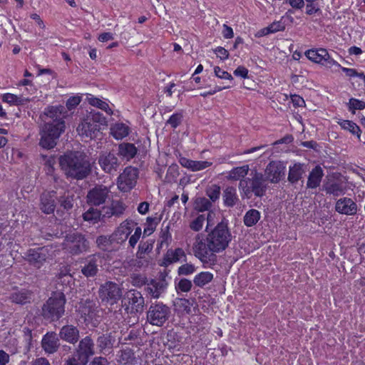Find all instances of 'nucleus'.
Here are the masks:
<instances>
[{
	"label": "nucleus",
	"mask_w": 365,
	"mask_h": 365,
	"mask_svg": "<svg viewBox=\"0 0 365 365\" xmlns=\"http://www.w3.org/2000/svg\"><path fill=\"white\" fill-rule=\"evenodd\" d=\"M232 238L227 224L221 222L205 239L200 234L196 235L192 245L193 254L203 264H214L217 262L216 253L225 250Z\"/></svg>",
	"instance_id": "f257e3e1"
},
{
	"label": "nucleus",
	"mask_w": 365,
	"mask_h": 365,
	"mask_svg": "<svg viewBox=\"0 0 365 365\" xmlns=\"http://www.w3.org/2000/svg\"><path fill=\"white\" fill-rule=\"evenodd\" d=\"M59 164L67 177L76 180L86 178L91 168L84 154L80 152H69L59 158Z\"/></svg>",
	"instance_id": "f03ea898"
},
{
	"label": "nucleus",
	"mask_w": 365,
	"mask_h": 365,
	"mask_svg": "<svg viewBox=\"0 0 365 365\" xmlns=\"http://www.w3.org/2000/svg\"><path fill=\"white\" fill-rule=\"evenodd\" d=\"M251 178H247L240 180L239 189L247 197H250L251 193H254L257 197L262 196L267 190V179L264 175L257 171L252 172Z\"/></svg>",
	"instance_id": "7ed1b4c3"
},
{
	"label": "nucleus",
	"mask_w": 365,
	"mask_h": 365,
	"mask_svg": "<svg viewBox=\"0 0 365 365\" xmlns=\"http://www.w3.org/2000/svg\"><path fill=\"white\" fill-rule=\"evenodd\" d=\"M106 123V118L99 112H91L77 128V132L80 135L90 138L97 137L101 129V125Z\"/></svg>",
	"instance_id": "20e7f679"
},
{
	"label": "nucleus",
	"mask_w": 365,
	"mask_h": 365,
	"mask_svg": "<svg viewBox=\"0 0 365 365\" xmlns=\"http://www.w3.org/2000/svg\"><path fill=\"white\" fill-rule=\"evenodd\" d=\"M65 296L63 293H56L51 297L42 308L44 317L51 320L59 319L64 314Z\"/></svg>",
	"instance_id": "39448f33"
},
{
	"label": "nucleus",
	"mask_w": 365,
	"mask_h": 365,
	"mask_svg": "<svg viewBox=\"0 0 365 365\" xmlns=\"http://www.w3.org/2000/svg\"><path fill=\"white\" fill-rule=\"evenodd\" d=\"M65 131L62 125L52 126L49 123H43L40 130L39 145L47 150L53 148L61 135Z\"/></svg>",
	"instance_id": "423d86ee"
},
{
	"label": "nucleus",
	"mask_w": 365,
	"mask_h": 365,
	"mask_svg": "<svg viewBox=\"0 0 365 365\" xmlns=\"http://www.w3.org/2000/svg\"><path fill=\"white\" fill-rule=\"evenodd\" d=\"M54 252L52 245L29 249L25 254V259L31 265L39 269L48 259L55 255Z\"/></svg>",
	"instance_id": "0eeeda50"
},
{
	"label": "nucleus",
	"mask_w": 365,
	"mask_h": 365,
	"mask_svg": "<svg viewBox=\"0 0 365 365\" xmlns=\"http://www.w3.org/2000/svg\"><path fill=\"white\" fill-rule=\"evenodd\" d=\"M62 247L66 252L76 255L88 251L89 245L84 236L73 232L66 236Z\"/></svg>",
	"instance_id": "6e6552de"
},
{
	"label": "nucleus",
	"mask_w": 365,
	"mask_h": 365,
	"mask_svg": "<svg viewBox=\"0 0 365 365\" xmlns=\"http://www.w3.org/2000/svg\"><path fill=\"white\" fill-rule=\"evenodd\" d=\"M170 309L162 302L152 304L147 312V321L152 325L161 327L169 319Z\"/></svg>",
	"instance_id": "1a4fd4ad"
},
{
	"label": "nucleus",
	"mask_w": 365,
	"mask_h": 365,
	"mask_svg": "<svg viewBox=\"0 0 365 365\" xmlns=\"http://www.w3.org/2000/svg\"><path fill=\"white\" fill-rule=\"evenodd\" d=\"M123 294L121 287L116 283L108 281L102 284L98 290V296L103 302L113 305Z\"/></svg>",
	"instance_id": "9d476101"
},
{
	"label": "nucleus",
	"mask_w": 365,
	"mask_h": 365,
	"mask_svg": "<svg viewBox=\"0 0 365 365\" xmlns=\"http://www.w3.org/2000/svg\"><path fill=\"white\" fill-rule=\"evenodd\" d=\"M43 115L46 117L44 123H49L55 127L62 125L63 129L65 130L64 119L68 113L64 106L61 105L48 106L44 109Z\"/></svg>",
	"instance_id": "9b49d317"
},
{
	"label": "nucleus",
	"mask_w": 365,
	"mask_h": 365,
	"mask_svg": "<svg viewBox=\"0 0 365 365\" xmlns=\"http://www.w3.org/2000/svg\"><path fill=\"white\" fill-rule=\"evenodd\" d=\"M95 354V344L90 336H86L79 341L75 349V356L81 365H86L89 358Z\"/></svg>",
	"instance_id": "f8f14e48"
},
{
	"label": "nucleus",
	"mask_w": 365,
	"mask_h": 365,
	"mask_svg": "<svg viewBox=\"0 0 365 365\" xmlns=\"http://www.w3.org/2000/svg\"><path fill=\"white\" fill-rule=\"evenodd\" d=\"M125 309L130 313L142 312L145 306V299L140 292L130 289L127 292L122 301Z\"/></svg>",
	"instance_id": "ddd939ff"
},
{
	"label": "nucleus",
	"mask_w": 365,
	"mask_h": 365,
	"mask_svg": "<svg viewBox=\"0 0 365 365\" xmlns=\"http://www.w3.org/2000/svg\"><path fill=\"white\" fill-rule=\"evenodd\" d=\"M138 176V171L136 168L126 167L118 178V189L123 192L130 191L135 185Z\"/></svg>",
	"instance_id": "4468645a"
},
{
	"label": "nucleus",
	"mask_w": 365,
	"mask_h": 365,
	"mask_svg": "<svg viewBox=\"0 0 365 365\" xmlns=\"http://www.w3.org/2000/svg\"><path fill=\"white\" fill-rule=\"evenodd\" d=\"M286 165L280 160L270 161L264 170V175L272 183H277L285 177Z\"/></svg>",
	"instance_id": "2eb2a0df"
},
{
	"label": "nucleus",
	"mask_w": 365,
	"mask_h": 365,
	"mask_svg": "<svg viewBox=\"0 0 365 365\" xmlns=\"http://www.w3.org/2000/svg\"><path fill=\"white\" fill-rule=\"evenodd\" d=\"M109 190L106 186H96L87 194V202L89 205L98 206L103 204L108 197Z\"/></svg>",
	"instance_id": "dca6fc26"
},
{
	"label": "nucleus",
	"mask_w": 365,
	"mask_h": 365,
	"mask_svg": "<svg viewBox=\"0 0 365 365\" xmlns=\"http://www.w3.org/2000/svg\"><path fill=\"white\" fill-rule=\"evenodd\" d=\"M168 283L165 279H151L145 288L146 292L153 299H158L165 293Z\"/></svg>",
	"instance_id": "f3484780"
},
{
	"label": "nucleus",
	"mask_w": 365,
	"mask_h": 365,
	"mask_svg": "<svg viewBox=\"0 0 365 365\" xmlns=\"http://www.w3.org/2000/svg\"><path fill=\"white\" fill-rule=\"evenodd\" d=\"M356 203L349 197H341L335 204V210L339 214L345 215H354L357 212Z\"/></svg>",
	"instance_id": "a211bd4d"
},
{
	"label": "nucleus",
	"mask_w": 365,
	"mask_h": 365,
	"mask_svg": "<svg viewBox=\"0 0 365 365\" xmlns=\"http://www.w3.org/2000/svg\"><path fill=\"white\" fill-rule=\"evenodd\" d=\"M98 164L108 173L116 172L119 166L117 157L111 153H102L98 158Z\"/></svg>",
	"instance_id": "6ab92c4d"
},
{
	"label": "nucleus",
	"mask_w": 365,
	"mask_h": 365,
	"mask_svg": "<svg viewBox=\"0 0 365 365\" xmlns=\"http://www.w3.org/2000/svg\"><path fill=\"white\" fill-rule=\"evenodd\" d=\"M56 192L55 191L43 192L40 197V209L45 214H51L56 208Z\"/></svg>",
	"instance_id": "aec40b11"
},
{
	"label": "nucleus",
	"mask_w": 365,
	"mask_h": 365,
	"mask_svg": "<svg viewBox=\"0 0 365 365\" xmlns=\"http://www.w3.org/2000/svg\"><path fill=\"white\" fill-rule=\"evenodd\" d=\"M59 346V339L55 332H47L43 335L41 340V347L46 354H51L56 353Z\"/></svg>",
	"instance_id": "412c9836"
},
{
	"label": "nucleus",
	"mask_w": 365,
	"mask_h": 365,
	"mask_svg": "<svg viewBox=\"0 0 365 365\" xmlns=\"http://www.w3.org/2000/svg\"><path fill=\"white\" fill-rule=\"evenodd\" d=\"M60 338L72 344H76L80 337L78 329L73 325H65L59 331Z\"/></svg>",
	"instance_id": "4be33fe9"
},
{
	"label": "nucleus",
	"mask_w": 365,
	"mask_h": 365,
	"mask_svg": "<svg viewBox=\"0 0 365 365\" xmlns=\"http://www.w3.org/2000/svg\"><path fill=\"white\" fill-rule=\"evenodd\" d=\"M135 226V222L130 220H126L121 222L115 232L116 240L121 242L127 240Z\"/></svg>",
	"instance_id": "5701e85b"
},
{
	"label": "nucleus",
	"mask_w": 365,
	"mask_h": 365,
	"mask_svg": "<svg viewBox=\"0 0 365 365\" xmlns=\"http://www.w3.org/2000/svg\"><path fill=\"white\" fill-rule=\"evenodd\" d=\"M180 164L192 172L200 171L212 165V162L207 160H192L185 157L179 159Z\"/></svg>",
	"instance_id": "b1692460"
},
{
	"label": "nucleus",
	"mask_w": 365,
	"mask_h": 365,
	"mask_svg": "<svg viewBox=\"0 0 365 365\" xmlns=\"http://www.w3.org/2000/svg\"><path fill=\"white\" fill-rule=\"evenodd\" d=\"M98 258L91 256L86 259L83 266L81 267V272L86 277H92L98 272Z\"/></svg>",
	"instance_id": "393cba45"
},
{
	"label": "nucleus",
	"mask_w": 365,
	"mask_h": 365,
	"mask_svg": "<svg viewBox=\"0 0 365 365\" xmlns=\"http://www.w3.org/2000/svg\"><path fill=\"white\" fill-rule=\"evenodd\" d=\"M163 260L164 264L168 265L181 260L186 261L187 257L182 248H176L175 250H168L164 256Z\"/></svg>",
	"instance_id": "a878e982"
},
{
	"label": "nucleus",
	"mask_w": 365,
	"mask_h": 365,
	"mask_svg": "<svg viewBox=\"0 0 365 365\" xmlns=\"http://www.w3.org/2000/svg\"><path fill=\"white\" fill-rule=\"evenodd\" d=\"M307 166L304 163H296L289 167L288 173V180L291 183L297 182L305 173Z\"/></svg>",
	"instance_id": "bb28decb"
},
{
	"label": "nucleus",
	"mask_w": 365,
	"mask_h": 365,
	"mask_svg": "<svg viewBox=\"0 0 365 365\" xmlns=\"http://www.w3.org/2000/svg\"><path fill=\"white\" fill-rule=\"evenodd\" d=\"M130 132V127L123 123H115L111 125L110 128V135L117 140L125 138Z\"/></svg>",
	"instance_id": "cd10ccee"
},
{
	"label": "nucleus",
	"mask_w": 365,
	"mask_h": 365,
	"mask_svg": "<svg viewBox=\"0 0 365 365\" xmlns=\"http://www.w3.org/2000/svg\"><path fill=\"white\" fill-rule=\"evenodd\" d=\"M138 149L134 144L122 143L118 145V155L123 159L130 160L137 154Z\"/></svg>",
	"instance_id": "c85d7f7f"
},
{
	"label": "nucleus",
	"mask_w": 365,
	"mask_h": 365,
	"mask_svg": "<svg viewBox=\"0 0 365 365\" xmlns=\"http://www.w3.org/2000/svg\"><path fill=\"white\" fill-rule=\"evenodd\" d=\"M323 176L324 172L322 168L320 166H316L309 175L307 182V187L314 189L319 187Z\"/></svg>",
	"instance_id": "c756f323"
},
{
	"label": "nucleus",
	"mask_w": 365,
	"mask_h": 365,
	"mask_svg": "<svg viewBox=\"0 0 365 365\" xmlns=\"http://www.w3.org/2000/svg\"><path fill=\"white\" fill-rule=\"evenodd\" d=\"M308 59L316 63L322 64L326 57H328V51L325 48L310 49L305 52Z\"/></svg>",
	"instance_id": "7c9ffc66"
},
{
	"label": "nucleus",
	"mask_w": 365,
	"mask_h": 365,
	"mask_svg": "<svg viewBox=\"0 0 365 365\" xmlns=\"http://www.w3.org/2000/svg\"><path fill=\"white\" fill-rule=\"evenodd\" d=\"M223 202L225 206L232 207L236 205L238 201L236 189L233 187H227L223 192Z\"/></svg>",
	"instance_id": "2f4dec72"
},
{
	"label": "nucleus",
	"mask_w": 365,
	"mask_h": 365,
	"mask_svg": "<svg viewBox=\"0 0 365 365\" xmlns=\"http://www.w3.org/2000/svg\"><path fill=\"white\" fill-rule=\"evenodd\" d=\"M249 169L248 165L234 168L227 173L226 178L228 180H242L247 175Z\"/></svg>",
	"instance_id": "473e14b6"
},
{
	"label": "nucleus",
	"mask_w": 365,
	"mask_h": 365,
	"mask_svg": "<svg viewBox=\"0 0 365 365\" xmlns=\"http://www.w3.org/2000/svg\"><path fill=\"white\" fill-rule=\"evenodd\" d=\"M87 101L90 105L96 107L102 110H104L107 114L112 115L113 110L110 108L108 103L98 98L93 96V95H88L87 96Z\"/></svg>",
	"instance_id": "72a5a7b5"
},
{
	"label": "nucleus",
	"mask_w": 365,
	"mask_h": 365,
	"mask_svg": "<svg viewBox=\"0 0 365 365\" xmlns=\"http://www.w3.org/2000/svg\"><path fill=\"white\" fill-rule=\"evenodd\" d=\"M114 340L112 339L110 335L103 334L98 337L96 343L100 353L105 354L106 350L113 348Z\"/></svg>",
	"instance_id": "f704fd0d"
},
{
	"label": "nucleus",
	"mask_w": 365,
	"mask_h": 365,
	"mask_svg": "<svg viewBox=\"0 0 365 365\" xmlns=\"http://www.w3.org/2000/svg\"><path fill=\"white\" fill-rule=\"evenodd\" d=\"M260 217L261 214L257 210L251 209L245 213L243 222L247 227H252L258 222Z\"/></svg>",
	"instance_id": "c9c22d12"
},
{
	"label": "nucleus",
	"mask_w": 365,
	"mask_h": 365,
	"mask_svg": "<svg viewBox=\"0 0 365 365\" xmlns=\"http://www.w3.org/2000/svg\"><path fill=\"white\" fill-rule=\"evenodd\" d=\"M213 279V274L210 272H201L196 274L193 282L198 287H203Z\"/></svg>",
	"instance_id": "e433bc0d"
},
{
	"label": "nucleus",
	"mask_w": 365,
	"mask_h": 365,
	"mask_svg": "<svg viewBox=\"0 0 365 365\" xmlns=\"http://www.w3.org/2000/svg\"><path fill=\"white\" fill-rule=\"evenodd\" d=\"M338 123L342 129L349 131L353 135H356L358 138H360L361 129L355 123L348 120H340Z\"/></svg>",
	"instance_id": "4c0bfd02"
},
{
	"label": "nucleus",
	"mask_w": 365,
	"mask_h": 365,
	"mask_svg": "<svg viewBox=\"0 0 365 365\" xmlns=\"http://www.w3.org/2000/svg\"><path fill=\"white\" fill-rule=\"evenodd\" d=\"M85 221L91 222L92 223L98 222L102 217L101 212L98 209L91 207L83 215Z\"/></svg>",
	"instance_id": "58836bf2"
},
{
	"label": "nucleus",
	"mask_w": 365,
	"mask_h": 365,
	"mask_svg": "<svg viewBox=\"0 0 365 365\" xmlns=\"http://www.w3.org/2000/svg\"><path fill=\"white\" fill-rule=\"evenodd\" d=\"M325 191L327 194L333 195L334 196H339L345 193V189L341 183L332 182L328 184L325 187Z\"/></svg>",
	"instance_id": "ea45409f"
},
{
	"label": "nucleus",
	"mask_w": 365,
	"mask_h": 365,
	"mask_svg": "<svg viewBox=\"0 0 365 365\" xmlns=\"http://www.w3.org/2000/svg\"><path fill=\"white\" fill-rule=\"evenodd\" d=\"M30 299L31 293L27 290H21L11 295L12 301L16 304H25L29 302Z\"/></svg>",
	"instance_id": "a19ab883"
},
{
	"label": "nucleus",
	"mask_w": 365,
	"mask_h": 365,
	"mask_svg": "<svg viewBox=\"0 0 365 365\" xmlns=\"http://www.w3.org/2000/svg\"><path fill=\"white\" fill-rule=\"evenodd\" d=\"M154 242L152 240H147L145 242H140L138 245V250L136 253V256H140L142 258V256L147 255L150 253L153 248Z\"/></svg>",
	"instance_id": "79ce46f5"
},
{
	"label": "nucleus",
	"mask_w": 365,
	"mask_h": 365,
	"mask_svg": "<svg viewBox=\"0 0 365 365\" xmlns=\"http://www.w3.org/2000/svg\"><path fill=\"white\" fill-rule=\"evenodd\" d=\"M175 289L178 293L179 292H188L191 290L192 287V282L186 278H182L179 279L178 282H177V279H175Z\"/></svg>",
	"instance_id": "37998d69"
},
{
	"label": "nucleus",
	"mask_w": 365,
	"mask_h": 365,
	"mask_svg": "<svg viewBox=\"0 0 365 365\" xmlns=\"http://www.w3.org/2000/svg\"><path fill=\"white\" fill-rule=\"evenodd\" d=\"M211 206V202L205 197H197L195 201V209L200 212L208 210Z\"/></svg>",
	"instance_id": "c03bdc74"
},
{
	"label": "nucleus",
	"mask_w": 365,
	"mask_h": 365,
	"mask_svg": "<svg viewBox=\"0 0 365 365\" xmlns=\"http://www.w3.org/2000/svg\"><path fill=\"white\" fill-rule=\"evenodd\" d=\"M196 267L191 263H185L180 266L178 269L179 276H187L192 274L196 272Z\"/></svg>",
	"instance_id": "a18cd8bd"
},
{
	"label": "nucleus",
	"mask_w": 365,
	"mask_h": 365,
	"mask_svg": "<svg viewBox=\"0 0 365 365\" xmlns=\"http://www.w3.org/2000/svg\"><path fill=\"white\" fill-rule=\"evenodd\" d=\"M206 195L212 202H215L220 197V187L215 184L211 185L207 188Z\"/></svg>",
	"instance_id": "49530a36"
},
{
	"label": "nucleus",
	"mask_w": 365,
	"mask_h": 365,
	"mask_svg": "<svg viewBox=\"0 0 365 365\" xmlns=\"http://www.w3.org/2000/svg\"><path fill=\"white\" fill-rule=\"evenodd\" d=\"M2 100L10 105L17 106L23 104V99L21 97L9 93L4 94Z\"/></svg>",
	"instance_id": "de8ad7c7"
},
{
	"label": "nucleus",
	"mask_w": 365,
	"mask_h": 365,
	"mask_svg": "<svg viewBox=\"0 0 365 365\" xmlns=\"http://www.w3.org/2000/svg\"><path fill=\"white\" fill-rule=\"evenodd\" d=\"M111 209L113 210V212H110V214L113 215V216L119 217L124 212L125 206L122 202L115 200L112 202Z\"/></svg>",
	"instance_id": "09e8293b"
},
{
	"label": "nucleus",
	"mask_w": 365,
	"mask_h": 365,
	"mask_svg": "<svg viewBox=\"0 0 365 365\" xmlns=\"http://www.w3.org/2000/svg\"><path fill=\"white\" fill-rule=\"evenodd\" d=\"M133 230L134 233L130 235L128 240L129 246L132 248L135 247L142 235L141 227L135 226Z\"/></svg>",
	"instance_id": "8fccbe9b"
},
{
	"label": "nucleus",
	"mask_w": 365,
	"mask_h": 365,
	"mask_svg": "<svg viewBox=\"0 0 365 365\" xmlns=\"http://www.w3.org/2000/svg\"><path fill=\"white\" fill-rule=\"evenodd\" d=\"M205 221V216L200 215L190 222V227L194 231H200L202 228Z\"/></svg>",
	"instance_id": "3c124183"
},
{
	"label": "nucleus",
	"mask_w": 365,
	"mask_h": 365,
	"mask_svg": "<svg viewBox=\"0 0 365 365\" xmlns=\"http://www.w3.org/2000/svg\"><path fill=\"white\" fill-rule=\"evenodd\" d=\"M349 108L354 113L356 110H363L365 108V102L351 98L349 102Z\"/></svg>",
	"instance_id": "603ef678"
},
{
	"label": "nucleus",
	"mask_w": 365,
	"mask_h": 365,
	"mask_svg": "<svg viewBox=\"0 0 365 365\" xmlns=\"http://www.w3.org/2000/svg\"><path fill=\"white\" fill-rule=\"evenodd\" d=\"M326 59H324V61L322 63V66L332 69L335 71L340 69L341 68V66L336 62L335 60H334L332 58H331L330 55L328 53V57L325 56Z\"/></svg>",
	"instance_id": "864d4df0"
},
{
	"label": "nucleus",
	"mask_w": 365,
	"mask_h": 365,
	"mask_svg": "<svg viewBox=\"0 0 365 365\" xmlns=\"http://www.w3.org/2000/svg\"><path fill=\"white\" fill-rule=\"evenodd\" d=\"M182 114L176 113L173 114L167 120V124L170 125L173 128H176L182 122Z\"/></svg>",
	"instance_id": "5fc2aeb1"
},
{
	"label": "nucleus",
	"mask_w": 365,
	"mask_h": 365,
	"mask_svg": "<svg viewBox=\"0 0 365 365\" xmlns=\"http://www.w3.org/2000/svg\"><path fill=\"white\" fill-rule=\"evenodd\" d=\"M58 283H61L62 285H68L73 283V279L71 274L63 273L61 272L58 277Z\"/></svg>",
	"instance_id": "6e6d98bb"
},
{
	"label": "nucleus",
	"mask_w": 365,
	"mask_h": 365,
	"mask_svg": "<svg viewBox=\"0 0 365 365\" xmlns=\"http://www.w3.org/2000/svg\"><path fill=\"white\" fill-rule=\"evenodd\" d=\"M133 354L129 349L122 350L119 356L118 361L123 364H126L131 361Z\"/></svg>",
	"instance_id": "4d7b16f0"
},
{
	"label": "nucleus",
	"mask_w": 365,
	"mask_h": 365,
	"mask_svg": "<svg viewBox=\"0 0 365 365\" xmlns=\"http://www.w3.org/2000/svg\"><path fill=\"white\" fill-rule=\"evenodd\" d=\"M81 102V97L80 96H74L70 97L66 103V108L68 110H71L76 108Z\"/></svg>",
	"instance_id": "13d9d810"
},
{
	"label": "nucleus",
	"mask_w": 365,
	"mask_h": 365,
	"mask_svg": "<svg viewBox=\"0 0 365 365\" xmlns=\"http://www.w3.org/2000/svg\"><path fill=\"white\" fill-rule=\"evenodd\" d=\"M157 223L155 222V219L152 217L147 218V225L144 228L143 234L144 235H151L155 229Z\"/></svg>",
	"instance_id": "bf43d9fd"
},
{
	"label": "nucleus",
	"mask_w": 365,
	"mask_h": 365,
	"mask_svg": "<svg viewBox=\"0 0 365 365\" xmlns=\"http://www.w3.org/2000/svg\"><path fill=\"white\" fill-rule=\"evenodd\" d=\"M215 75L221 79H227L232 81L233 79L232 75L229 73L227 71L221 69L219 66H215L214 68Z\"/></svg>",
	"instance_id": "052dcab7"
},
{
	"label": "nucleus",
	"mask_w": 365,
	"mask_h": 365,
	"mask_svg": "<svg viewBox=\"0 0 365 365\" xmlns=\"http://www.w3.org/2000/svg\"><path fill=\"white\" fill-rule=\"evenodd\" d=\"M131 283L135 287H142L143 285L147 284V278L140 274H135L132 277Z\"/></svg>",
	"instance_id": "680f3d73"
},
{
	"label": "nucleus",
	"mask_w": 365,
	"mask_h": 365,
	"mask_svg": "<svg viewBox=\"0 0 365 365\" xmlns=\"http://www.w3.org/2000/svg\"><path fill=\"white\" fill-rule=\"evenodd\" d=\"M268 29H269V31L273 33H276L277 31H282L285 29V25L283 22L280 21H274L270 25L268 26Z\"/></svg>",
	"instance_id": "e2e57ef3"
},
{
	"label": "nucleus",
	"mask_w": 365,
	"mask_h": 365,
	"mask_svg": "<svg viewBox=\"0 0 365 365\" xmlns=\"http://www.w3.org/2000/svg\"><path fill=\"white\" fill-rule=\"evenodd\" d=\"M150 262V257L147 255L142 256V258L140 256H136V259L135 260L134 266H136L139 268L147 267Z\"/></svg>",
	"instance_id": "0e129e2a"
},
{
	"label": "nucleus",
	"mask_w": 365,
	"mask_h": 365,
	"mask_svg": "<svg viewBox=\"0 0 365 365\" xmlns=\"http://www.w3.org/2000/svg\"><path fill=\"white\" fill-rule=\"evenodd\" d=\"M59 202L61 205L66 210H69L73 207V197L69 195L61 197Z\"/></svg>",
	"instance_id": "69168bd1"
},
{
	"label": "nucleus",
	"mask_w": 365,
	"mask_h": 365,
	"mask_svg": "<svg viewBox=\"0 0 365 365\" xmlns=\"http://www.w3.org/2000/svg\"><path fill=\"white\" fill-rule=\"evenodd\" d=\"M96 243L99 248L106 250L110 245V240L106 236H100L96 239Z\"/></svg>",
	"instance_id": "338daca9"
},
{
	"label": "nucleus",
	"mask_w": 365,
	"mask_h": 365,
	"mask_svg": "<svg viewBox=\"0 0 365 365\" xmlns=\"http://www.w3.org/2000/svg\"><path fill=\"white\" fill-rule=\"evenodd\" d=\"M214 52L217 56L220 58L222 60H226L229 58V52L223 47H217L215 49H214Z\"/></svg>",
	"instance_id": "774afa93"
}]
</instances>
